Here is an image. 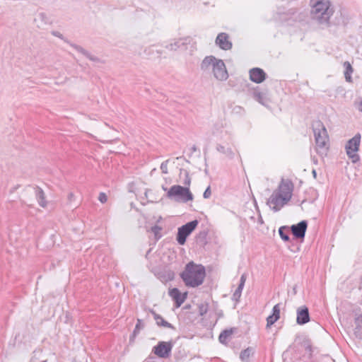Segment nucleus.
<instances>
[{
	"instance_id": "1",
	"label": "nucleus",
	"mask_w": 362,
	"mask_h": 362,
	"mask_svg": "<svg viewBox=\"0 0 362 362\" xmlns=\"http://www.w3.org/2000/svg\"><path fill=\"white\" fill-rule=\"evenodd\" d=\"M293 185L289 180L282 179L278 188L275 189L267 201L272 210L279 211L289 202L292 197Z\"/></svg>"
},
{
	"instance_id": "2",
	"label": "nucleus",
	"mask_w": 362,
	"mask_h": 362,
	"mask_svg": "<svg viewBox=\"0 0 362 362\" xmlns=\"http://www.w3.org/2000/svg\"><path fill=\"white\" fill-rule=\"evenodd\" d=\"M310 18L322 28L330 25L329 19L334 11L329 0H310Z\"/></svg>"
},
{
	"instance_id": "3",
	"label": "nucleus",
	"mask_w": 362,
	"mask_h": 362,
	"mask_svg": "<svg viewBox=\"0 0 362 362\" xmlns=\"http://www.w3.org/2000/svg\"><path fill=\"white\" fill-rule=\"evenodd\" d=\"M206 276L205 267L194 262L187 263L180 277L188 287L195 288L203 284Z\"/></svg>"
},
{
	"instance_id": "4",
	"label": "nucleus",
	"mask_w": 362,
	"mask_h": 362,
	"mask_svg": "<svg viewBox=\"0 0 362 362\" xmlns=\"http://www.w3.org/2000/svg\"><path fill=\"white\" fill-rule=\"evenodd\" d=\"M312 127L317 153L326 154L329 148V136L324 124L320 120H315L312 124Z\"/></svg>"
},
{
	"instance_id": "5",
	"label": "nucleus",
	"mask_w": 362,
	"mask_h": 362,
	"mask_svg": "<svg viewBox=\"0 0 362 362\" xmlns=\"http://www.w3.org/2000/svg\"><path fill=\"white\" fill-rule=\"evenodd\" d=\"M166 197L176 202L186 203L193 199V194L188 187L173 185L167 192Z\"/></svg>"
},
{
	"instance_id": "6",
	"label": "nucleus",
	"mask_w": 362,
	"mask_h": 362,
	"mask_svg": "<svg viewBox=\"0 0 362 362\" xmlns=\"http://www.w3.org/2000/svg\"><path fill=\"white\" fill-rule=\"evenodd\" d=\"M361 138V134L357 133L347 141L345 146L346 154L354 163L358 162L360 159L357 152L359 149Z\"/></svg>"
},
{
	"instance_id": "7",
	"label": "nucleus",
	"mask_w": 362,
	"mask_h": 362,
	"mask_svg": "<svg viewBox=\"0 0 362 362\" xmlns=\"http://www.w3.org/2000/svg\"><path fill=\"white\" fill-rule=\"evenodd\" d=\"M198 223L197 220H194L178 228L176 240L179 245H183L185 243L187 238L197 228Z\"/></svg>"
},
{
	"instance_id": "8",
	"label": "nucleus",
	"mask_w": 362,
	"mask_h": 362,
	"mask_svg": "<svg viewBox=\"0 0 362 362\" xmlns=\"http://www.w3.org/2000/svg\"><path fill=\"white\" fill-rule=\"evenodd\" d=\"M51 34L53 36H55L57 37H59V38L63 40L64 42L68 43L71 47L74 48L77 52H78L79 53L82 54L83 56H85L86 58H88L90 61L94 62H97V63L101 62L100 59L98 57L91 54L89 52L86 50L81 46L78 45L74 44V43H72L70 41H69L68 40L65 39L63 35L60 32L57 31V30H52L51 32Z\"/></svg>"
},
{
	"instance_id": "9",
	"label": "nucleus",
	"mask_w": 362,
	"mask_h": 362,
	"mask_svg": "<svg viewBox=\"0 0 362 362\" xmlns=\"http://www.w3.org/2000/svg\"><path fill=\"white\" fill-rule=\"evenodd\" d=\"M174 343L173 341H159L156 346L153 348L154 354L162 358H168L170 356Z\"/></svg>"
},
{
	"instance_id": "10",
	"label": "nucleus",
	"mask_w": 362,
	"mask_h": 362,
	"mask_svg": "<svg viewBox=\"0 0 362 362\" xmlns=\"http://www.w3.org/2000/svg\"><path fill=\"white\" fill-rule=\"evenodd\" d=\"M212 71L214 77L219 81H226L228 77L226 65L222 59L216 61L214 64Z\"/></svg>"
},
{
	"instance_id": "11",
	"label": "nucleus",
	"mask_w": 362,
	"mask_h": 362,
	"mask_svg": "<svg viewBox=\"0 0 362 362\" xmlns=\"http://www.w3.org/2000/svg\"><path fill=\"white\" fill-rule=\"evenodd\" d=\"M308 228V221L303 220L297 224L290 227L291 231L295 239H304Z\"/></svg>"
},
{
	"instance_id": "12",
	"label": "nucleus",
	"mask_w": 362,
	"mask_h": 362,
	"mask_svg": "<svg viewBox=\"0 0 362 362\" xmlns=\"http://www.w3.org/2000/svg\"><path fill=\"white\" fill-rule=\"evenodd\" d=\"M216 44L223 50H229L232 48V42L229 40V36L226 33H221L217 35Z\"/></svg>"
},
{
	"instance_id": "13",
	"label": "nucleus",
	"mask_w": 362,
	"mask_h": 362,
	"mask_svg": "<svg viewBox=\"0 0 362 362\" xmlns=\"http://www.w3.org/2000/svg\"><path fill=\"white\" fill-rule=\"evenodd\" d=\"M310 321L309 310L306 306H301L297 309L296 322L298 325H305Z\"/></svg>"
},
{
	"instance_id": "14",
	"label": "nucleus",
	"mask_w": 362,
	"mask_h": 362,
	"mask_svg": "<svg viewBox=\"0 0 362 362\" xmlns=\"http://www.w3.org/2000/svg\"><path fill=\"white\" fill-rule=\"evenodd\" d=\"M249 73L250 80L255 83H260L266 78V73L260 68H252Z\"/></svg>"
},
{
	"instance_id": "15",
	"label": "nucleus",
	"mask_w": 362,
	"mask_h": 362,
	"mask_svg": "<svg viewBox=\"0 0 362 362\" xmlns=\"http://www.w3.org/2000/svg\"><path fill=\"white\" fill-rule=\"evenodd\" d=\"M190 41L191 38L189 37L180 38L175 40L173 42L167 45L165 48L169 50L175 51L182 47H185L187 45L190 43Z\"/></svg>"
},
{
	"instance_id": "16",
	"label": "nucleus",
	"mask_w": 362,
	"mask_h": 362,
	"mask_svg": "<svg viewBox=\"0 0 362 362\" xmlns=\"http://www.w3.org/2000/svg\"><path fill=\"white\" fill-rule=\"evenodd\" d=\"M28 189H32L35 194L36 199L39 205L43 208L47 206V202L45 199V194L42 188L38 186L31 187L28 186Z\"/></svg>"
},
{
	"instance_id": "17",
	"label": "nucleus",
	"mask_w": 362,
	"mask_h": 362,
	"mask_svg": "<svg viewBox=\"0 0 362 362\" xmlns=\"http://www.w3.org/2000/svg\"><path fill=\"white\" fill-rule=\"evenodd\" d=\"M169 295L175 300V303L177 308L180 307L186 298V296H182L180 291L177 288L170 289L169 291Z\"/></svg>"
},
{
	"instance_id": "18",
	"label": "nucleus",
	"mask_w": 362,
	"mask_h": 362,
	"mask_svg": "<svg viewBox=\"0 0 362 362\" xmlns=\"http://www.w3.org/2000/svg\"><path fill=\"white\" fill-rule=\"evenodd\" d=\"M35 23L37 25V27L39 28H42L45 25H50L52 21L48 16L44 13H39L34 19Z\"/></svg>"
},
{
	"instance_id": "19",
	"label": "nucleus",
	"mask_w": 362,
	"mask_h": 362,
	"mask_svg": "<svg viewBox=\"0 0 362 362\" xmlns=\"http://www.w3.org/2000/svg\"><path fill=\"white\" fill-rule=\"evenodd\" d=\"M246 278H247L246 274H243L241 277H240V279L239 285H238V288L235 289V292L233 294V297H232L233 300H235L236 302L239 301V299H240V298L241 296V293H242L243 289L244 286H245Z\"/></svg>"
},
{
	"instance_id": "20",
	"label": "nucleus",
	"mask_w": 362,
	"mask_h": 362,
	"mask_svg": "<svg viewBox=\"0 0 362 362\" xmlns=\"http://www.w3.org/2000/svg\"><path fill=\"white\" fill-rule=\"evenodd\" d=\"M151 313L153 315V318L156 320L158 326L175 329V327L172 324H170L168 322H167L166 320H165L161 315L157 314L153 310H151Z\"/></svg>"
},
{
	"instance_id": "21",
	"label": "nucleus",
	"mask_w": 362,
	"mask_h": 362,
	"mask_svg": "<svg viewBox=\"0 0 362 362\" xmlns=\"http://www.w3.org/2000/svg\"><path fill=\"white\" fill-rule=\"evenodd\" d=\"M218 59L214 56L206 57L201 64V69L203 71H209L214 67V64L216 62Z\"/></svg>"
},
{
	"instance_id": "22",
	"label": "nucleus",
	"mask_w": 362,
	"mask_h": 362,
	"mask_svg": "<svg viewBox=\"0 0 362 362\" xmlns=\"http://www.w3.org/2000/svg\"><path fill=\"white\" fill-rule=\"evenodd\" d=\"M252 97L255 100H257V102H259V103L264 106L267 105L269 103V100L267 98L266 95L263 93L258 91L257 90H255L252 92Z\"/></svg>"
},
{
	"instance_id": "23",
	"label": "nucleus",
	"mask_w": 362,
	"mask_h": 362,
	"mask_svg": "<svg viewBox=\"0 0 362 362\" xmlns=\"http://www.w3.org/2000/svg\"><path fill=\"white\" fill-rule=\"evenodd\" d=\"M235 330V328H230L229 329H225L222 331L218 337L219 341L223 344H226L227 339L233 334Z\"/></svg>"
},
{
	"instance_id": "24",
	"label": "nucleus",
	"mask_w": 362,
	"mask_h": 362,
	"mask_svg": "<svg viewBox=\"0 0 362 362\" xmlns=\"http://www.w3.org/2000/svg\"><path fill=\"white\" fill-rule=\"evenodd\" d=\"M288 230L289 227L286 226H281L279 228V236L281 238V240H284V242H288L290 240V237L288 233Z\"/></svg>"
},
{
	"instance_id": "25",
	"label": "nucleus",
	"mask_w": 362,
	"mask_h": 362,
	"mask_svg": "<svg viewBox=\"0 0 362 362\" xmlns=\"http://www.w3.org/2000/svg\"><path fill=\"white\" fill-rule=\"evenodd\" d=\"M253 354V349L251 347L243 350L240 354V358L243 362H248L250 356Z\"/></svg>"
},
{
	"instance_id": "26",
	"label": "nucleus",
	"mask_w": 362,
	"mask_h": 362,
	"mask_svg": "<svg viewBox=\"0 0 362 362\" xmlns=\"http://www.w3.org/2000/svg\"><path fill=\"white\" fill-rule=\"evenodd\" d=\"M216 150L218 152L226 155V156H228L230 158H233V156H234V153L230 148H226L225 146H222L221 144H218L216 146Z\"/></svg>"
},
{
	"instance_id": "27",
	"label": "nucleus",
	"mask_w": 362,
	"mask_h": 362,
	"mask_svg": "<svg viewBox=\"0 0 362 362\" xmlns=\"http://www.w3.org/2000/svg\"><path fill=\"white\" fill-rule=\"evenodd\" d=\"M182 173H185V177L182 182L185 186L188 187V186H189V185L191 183V179L189 175V172L185 169L180 168V179H182Z\"/></svg>"
},
{
	"instance_id": "28",
	"label": "nucleus",
	"mask_w": 362,
	"mask_h": 362,
	"mask_svg": "<svg viewBox=\"0 0 362 362\" xmlns=\"http://www.w3.org/2000/svg\"><path fill=\"white\" fill-rule=\"evenodd\" d=\"M344 66L345 67V69H346L344 71V76H345L346 80L347 81H351V74L353 72V68L349 62H345L344 63Z\"/></svg>"
},
{
	"instance_id": "29",
	"label": "nucleus",
	"mask_w": 362,
	"mask_h": 362,
	"mask_svg": "<svg viewBox=\"0 0 362 362\" xmlns=\"http://www.w3.org/2000/svg\"><path fill=\"white\" fill-rule=\"evenodd\" d=\"M144 327V324L142 323V320L140 319L137 320L136 325L135 326V328L133 331V333L131 336V338H134L139 333L140 329H143Z\"/></svg>"
},
{
	"instance_id": "30",
	"label": "nucleus",
	"mask_w": 362,
	"mask_h": 362,
	"mask_svg": "<svg viewBox=\"0 0 362 362\" xmlns=\"http://www.w3.org/2000/svg\"><path fill=\"white\" fill-rule=\"evenodd\" d=\"M209 305L206 303H203L199 305L198 312L199 315L203 316L208 312Z\"/></svg>"
},
{
	"instance_id": "31",
	"label": "nucleus",
	"mask_w": 362,
	"mask_h": 362,
	"mask_svg": "<svg viewBox=\"0 0 362 362\" xmlns=\"http://www.w3.org/2000/svg\"><path fill=\"white\" fill-rule=\"evenodd\" d=\"M279 318L275 317L274 315H270L267 317V328L270 327L272 325H274Z\"/></svg>"
},
{
	"instance_id": "32",
	"label": "nucleus",
	"mask_w": 362,
	"mask_h": 362,
	"mask_svg": "<svg viewBox=\"0 0 362 362\" xmlns=\"http://www.w3.org/2000/svg\"><path fill=\"white\" fill-rule=\"evenodd\" d=\"M280 310H281V304H276L272 308V313L275 317H277L279 319L280 318Z\"/></svg>"
},
{
	"instance_id": "33",
	"label": "nucleus",
	"mask_w": 362,
	"mask_h": 362,
	"mask_svg": "<svg viewBox=\"0 0 362 362\" xmlns=\"http://www.w3.org/2000/svg\"><path fill=\"white\" fill-rule=\"evenodd\" d=\"M161 228L158 226H154L151 228L152 232L154 233L155 237L156 239H159L161 237V235L160 234V231L161 230Z\"/></svg>"
},
{
	"instance_id": "34",
	"label": "nucleus",
	"mask_w": 362,
	"mask_h": 362,
	"mask_svg": "<svg viewBox=\"0 0 362 362\" xmlns=\"http://www.w3.org/2000/svg\"><path fill=\"white\" fill-rule=\"evenodd\" d=\"M356 329H362V313L355 318Z\"/></svg>"
},
{
	"instance_id": "35",
	"label": "nucleus",
	"mask_w": 362,
	"mask_h": 362,
	"mask_svg": "<svg viewBox=\"0 0 362 362\" xmlns=\"http://www.w3.org/2000/svg\"><path fill=\"white\" fill-rule=\"evenodd\" d=\"M169 160H166L163 161L160 165V170L163 174H167L168 173V164Z\"/></svg>"
},
{
	"instance_id": "36",
	"label": "nucleus",
	"mask_w": 362,
	"mask_h": 362,
	"mask_svg": "<svg viewBox=\"0 0 362 362\" xmlns=\"http://www.w3.org/2000/svg\"><path fill=\"white\" fill-rule=\"evenodd\" d=\"M98 200L101 202V203H105L107 200V195L104 192H100L99 194V196H98Z\"/></svg>"
},
{
	"instance_id": "37",
	"label": "nucleus",
	"mask_w": 362,
	"mask_h": 362,
	"mask_svg": "<svg viewBox=\"0 0 362 362\" xmlns=\"http://www.w3.org/2000/svg\"><path fill=\"white\" fill-rule=\"evenodd\" d=\"M211 195V188H210V186H209L204 191V194H203V197L204 199H209Z\"/></svg>"
},
{
	"instance_id": "38",
	"label": "nucleus",
	"mask_w": 362,
	"mask_h": 362,
	"mask_svg": "<svg viewBox=\"0 0 362 362\" xmlns=\"http://www.w3.org/2000/svg\"><path fill=\"white\" fill-rule=\"evenodd\" d=\"M74 197L75 196H74L73 192L69 193V194H68V199H69V202H72L74 200Z\"/></svg>"
},
{
	"instance_id": "39",
	"label": "nucleus",
	"mask_w": 362,
	"mask_h": 362,
	"mask_svg": "<svg viewBox=\"0 0 362 362\" xmlns=\"http://www.w3.org/2000/svg\"><path fill=\"white\" fill-rule=\"evenodd\" d=\"M312 173H313V177L315 178V177H316V176H317L316 170H313Z\"/></svg>"
},
{
	"instance_id": "40",
	"label": "nucleus",
	"mask_w": 362,
	"mask_h": 362,
	"mask_svg": "<svg viewBox=\"0 0 362 362\" xmlns=\"http://www.w3.org/2000/svg\"><path fill=\"white\" fill-rule=\"evenodd\" d=\"M192 151L193 152L196 151H197V147H196L195 146H193L192 147Z\"/></svg>"
},
{
	"instance_id": "41",
	"label": "nucleus",
	"mask_w": 362,
	"mask_h": 362,
	"mask_svg": "<svg viewBox=\"0 0 362 362\" xmlns=\"http://www.w3.org/2000/svg\"><path fill=\"white\" fill-rule=\"evenodd\" d=\"M18 188V187H13L11 190V192H13L16 189Z\"/></svg>"
},
{
	"instance_id": "42",
	"label": "nucleus",
	"mask_w": 362,
	"mask_h": 362,
	"mask_svg": "<svg viewBox=\"0 0 362 362\" xmlns=\"http://www.w3.org/2000/svg\"><path fill=\"white\" fill-rule=\"evenodd\" d=\"M162 189L164 190V191H167L168 190L167 187H164V186H162Z\"/></svg>"
}]
</instances>
